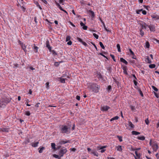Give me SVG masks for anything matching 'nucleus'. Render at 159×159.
I'll return each instance as SVG.
<instances>
[{"label":"nucleus","instance_id":"nucleus-1","mask_svg":"<svg viewBox=\"0 0 159 159\" xmlns=\"http://www.w3.org/2000/svg\"><path fill=\"white\" fill-rule=\"evenodd\" d=\"M11 100V98L6 97L0 99V107L4 108L10 102Z\"/></svg>","mask_w":159,"mask_h":159},{"label":"nucleus","instance_id":"nucleus-2","mask_svg":"<svg viewBox=\"0 0 159 159\" xmlns=\"http://www.w3.org/2000/svg\"><path fill=\"white\" fill-rule=\"evenodd\" d=\"M89 87L92 90V91L95 93H98L100 88V85H98L95 83H90Z\"/></svg>","mask_w":159,"mask_h":159},{"label":"nucleus","instance_id":"nucleus-3","mask_svg":"<svg viewBox=\"0 0 159 159\" xmlns=\"http://www.w3.org/2000/svg\"><path fill=\"white\" fill-rule=\"evenodd\" d=\"M59 130L62 134H69L70 133V128L65 125H61L59 126Z\"/></svg>","mask_w":159,"mask_h":159},{"label":"nucleus","instance_id":"nucleus-4","mask_svg":"<svg viewBox=\"0 0 159 159\" xmlns=\"http://www.w3.org/2000/svg\"><path fill=\"white\" fill-rule=\"evenodd\" d=\"M67 152V150L66 148H64V149L61 150L59 152V154L60 156V157H62L64 154H65Z\"/></svg>","mask_w":159,"mask_h":159},{"label":"nucleus","instance_id":"nucleus-5","mask_svg":"<svg viewBox=\"0 0 159 159\" xmlns=\"http://www.w3.org/2000/svg\"><path fill=\"white\" fill-rule=\"evenodd\" d=\"M110 108V107L107 106H103L101 107V110L102 111H107Z\"/></svg>","mask_w":159,"mask_h":159},{"label":"nucleus","instance_id":"nucleus-6","mask_svg":"<svg viewBox=\"0 0 159 159\" xmlns=\"http://www.w3.org/2000/svg\"><path fill=\"white\" fill-rule=\"evenodd\" d=\"M152 147L154 151L156 152L158 148V146L157 143L153 142V144Z\"/></svg>","mask_w":159,"mask_h":159},{"label":"nucleus","instance_id":"nucleus-7","mask_svg":"<svg viewBox=\"0 0 159 159\" xmlns=\"http://www.w3.org/2000/svg\"><path fill=\"white\" fill-rule=\"evenodd\" d=\"M95 75L99 80H103V77L100 72H98L95 73Z\"/></svg>","mask_w":159,"mask_h":159},{"label":"nucleus","instance_id":"nucleus-8","mask_svg":"<svg viewBox=\"0 0 159 159\" xmlns=\"http://www.w3.org/2000/svg\"><path fill=\"white\" fill-rule=\"evenodd\" d=\"M67 143H70V140H64L61 139L59 142V144H60V145L63 144Z\"/></svg>","mask_w":159,"mask_h":159},{"label":"nucleus","instance_id":"nucleus-9","mask_svg":"<svg viewBox=\"0 0 159 159\" xmlns=\"http://www.w3.org/2000/svg\"><path fill=\"white\" fill-rule=\"evenodd\" d=\"M140 25L141 26L143 29H146L147 27H148V25H147L145 23L141 22V23H140Z\"/></svg>","mask_w":159,"mask_h":159},{"label":"nucleus","instance_id":"nucleus-10","mask_svg":"<svg viewBox=\"0 0 159 159\" xmlns=\"http://www.w3.org/2000/svg\"><path fill=\"white\" fill-rule=\"evenodd\" d=\"M148 27L149 28L151 31H155V26L154 25H150L148 26Z\"/></svg>","mask_w":159,"mask_h":159},{"label":"nucleus","instance_id":"nucleus-11","mask_svg":"<svg viewBox=\"0 0 159 159\" xmlns=\"http://www.w3.org/2000/svg\"><path fill=\"white\" fill-rule=\"evenodd\" d=\"M90 153L93 154L94 155V156H95L96 157H98V154L96 150H92L91 151Z\"/></svg>","mask_w":159,"mask_h":159},{"label":"nucleus","instance_id":"nucleus-12","mask_svg":"<svg viewBox=\"0 0 159 159\" xmlns=\"http://www.w3.org/2000/svg\"><path fill=\"white\" fill-rule=\"evenodd\" d=\"M0 131L3 132H8V129L7 128H0Z\"/></svg>","mask_w":159,"mask_h":159},{"label":"nucleus","instance_id":"nucleus-13","mask_svg":"<svg viewBox=\"0 0 159 159\" xmlns=\"http://www.w3.org/2000/svg\"><path fill=\"white\" fill-rule=\"evenodd\" d=\"M130 52V55L131 56V57L132 58L134 59H136V56L134 55V52L132 50H129Z\"/></svg>","mask_w":159,"mask_h":159},{"label":"nucleus","instance_id":"nucleus-14","mask_svg":"<svg viewBox=\"0 0 159 159\" xmlns=\"http://www.w3.org/2000/svg\"><path fill=\"white\" fill-rule=\"evenodd\" d=\"M19 42L20 44V45L21 47H22L23 50H25V49L26 48V47L25 45L20 41H19Z\"/></svg>","mask_w":159,"mask_h":159},{"label":"nucleus","instance_id":"nucleus-15","mask_svg":"<svg viewBox=\"0 0 159 159\" xmlns=\"http://www.w3.org/2000/svg\"><path fill=\"white\" fill-rule=\"evenodd\" d=\"M46 46L49 50H51L52 48L49 45V43L48 41H47L46 42Z\"/></svg>","mask_w":159,"mask_h":159},{"label":"nucleus","instance_id":"nucleus-16","mask_svg":"<svg viewBox=\"0 0 159 159\" xmlns=\"http://www.w3.org/2000/svg\"><path fill=\"white\" fill-rule=\"evenodd\" d=\"M116 148L117 151L121 152L122 150V148L121 146L119 145L117 146H116Z\"/></svg>","mask_w":159,"mask_h":159},{"label":"nucleus","instance_id":"nucleus-17","mask_svg":"<svg viewBox=\"0 0 159 159\" xmlns=\"http://www.w3.org/2000/svg\"><path fill=\"white\" fill-rule=\"evenodd\" d=\"M123 72L125 75H127L128 73L127 71V68L126 66H124L123 67Z\"/></svg>","mask_w":159,"mask_h":159},{"label":"nucleus","instance_id":"nucleus-18","mask_svg":"<svg viewBox=\"0 0 159 159\" xmlns=\"http://www.w3.org/2000/svg\"><path fill=\"white\" fill-rule=\"evenodd\" d=\"M135 153L136 155V157L138 159H139L141 157V154L140 153H138L137 151H135Z\"/></svg>","mask_w":159,"mask_h":159},{"label":"nucleus","instance_id":"nucleus-19","mask_svg":"<svg viewBox=\"0 0 159 159\" xmlns=\"http://www.w3.org/2000/svg\"><path fill=\"white\" fill-rule=\"evenodd\" d=\"M120 61L121 62L125 63V65H127L128 64V62L123 58H120Z\"/></svg>","mask_w":159,"mask_h":159},{"label":"nucleus","instance_id":"nucleus-20","mask_svg":"<svg viewBox=\"0 0 159 159\" xmlns=\"http://www.w3.org/2000/svg\"><path fill=\"white\" fill-rule=\"evenodd\" d=\"M39 144V142H38L34 143H31V145L34 147H36L38 146Z\"/></svg>","mask_w":159,"mask_h":159},{"label":"nucleus","instance_id":"nucleus-21","mask_svg":"<svg viewBox=\"0 0 159 159\" xmlns=\"http://www.w3.org/2000/svg\"><path fill=\"white\" fill-rule=\"evenodd\" d=\"M144 47L145 48L147 49H148L149 48L150 44L148 42H146Z\"/></svg>","mask_w":159,"mask_h":159},{"label":"nucleus","instance_id":"nucleus-22","mask_svg":"<svg viewBox=\"0 0 159 159\" xmlns=\"http://www.w3.org/2000/svg\"><path fill=\"white\" fill-rule=\"evenodd\" d=\"M50 52L52 53V55L54 56H57V53L54 50H49Z\"/></svg>","mask_w":159,"mask_h":159},{"label":"nucleus","instance_id":"nucleus-23","mask_svg":"<svg viewBox=\"0 0 159 159\" xmlns=\"http://www.w3.org/2000/svg\"><path fill=\"white\" fill-rule=\"evenodd\" d=\"M145 61L149 63H150L151 62V60L150 59L149 57L148 56L147 57Z\"/></svg>","mask_w":159,"mask_h":159},{"label":"nucleus","instance_id":"nucleus-24","mask_svg":"<svg viewBox=\"0 0 159 159\" xmlns=\"http://www.w3.org/2000/svg\"><path fill=\"white\" fill-rule=\"evenodd\" d=\"M102 22V23L104 27L105 30L107 32H110L111 31L110 30H109V29H107L105 25V24L104 22H103L102 20H101Z\"/></svg>","mask_w":159,"mask_h":159},{"label":"nucleus","instance_id":"nucleus-25","mask_svg":"<svg viewBox=\"0 0 159 159\" xmlns=\"http://www.w3.org/2000/svg\"><path fill=\"white\" fill-rule=\"evenodd\" d=\"M60 79V82L62 83H65V79L62 78V77H59L58 78Z\"/></svg>","mask_w":159,"mask_h":159},{"label":"nucleus","instance_id":"nucleus-26","mask_svg":"<svg viewBox=\"0 0 159 159\" xmlns=\"http://www.w3.org/2000/svg\"><path fill=\"white\" fill-rule=\"evenodd\" d=\"M137 139L139 140H144L145 139V137L144 136H138L137 137Z\"/></svg>","mask_w":159,"mask_h":159},{"label":"nucleus","instance_id":"nucleus-27","mask_svg":"<svg viewBox=\"0 0 159 159\" xmlns=\"http://www.w3.org/2000/svg\"><path fill=\"white\" fill-rule=\"evenodd\" d=\"M132 134L133 135H137L140 134V133L135 131H133L132 132Z\"/></svg>","mask_w":159,"mask_h":159},{"label":"nucleus","instance_id":"nucleus-28","mask_svg":"<svg viewBox=\"0 0 159 159\" xmlns=\"http://www.w3.org/2000/svg\"><path fill=\"white\" fill-rule=\"evenodd\" d=\"M119 117L118 116H116L115 117H114L112 118L110 120V121H112L114 120H118L119 119Z\"/></svg>","mask_w":159,"mask_h":159},{"label":"nucleus","instance_id":"nucleus-29","mask_svg":"<svg viewBox=\"0 0 159 159\" xmlns=\"http://www.w3.org/2000/svg\"><path fill=\"white\" fill-rule=\"evenodd\" d=\"M55 144L54 143H51V146L52 148L54 150H56V148L55 147Z\"/></svg>","mask_w":159,"mask_h":159},{"label":"nucleus","instance_id":"nucleus-30","mask_svg":"<svg viewBox=\"0 0 159 159\" xmlns=\"http://www.w3.org/2000/svg\"><path fill=\"white\" fill-rule=\"evenodd\" d=\"M130 107L132 111H136V110L135 106L131 105Z\"/></svg>","mask_w":159,"mask_h":159},{"label":"nucleus","instance_id":"nucleus-31","mask_svg":"<svg viewBox=\"0 0 159 159\" xmlns=\"http://www.w3.org/2000/svg\"><path fill=\"white\" fill-rule=\"evenodd\" d=\"M45 149V148L44 147H42L41 148H39V153H42L43 152V150Z\"/></svg>","mask_w":159,"mask_h":159},{"label":"nucleus","instance_id":"nucleus-32","mask_svg":"<svg viewBox=\"0 0 159 159\" xmlns=\"http://www.w3.org/2000/svg\"><path fill=\"white\" fill-rule=\"evenodd\" d=\"M129 126H130L131 128H134V125L131 121L129 122Z\"/></svg>","mask_w":159,"mask_h":159},{"label":"nucleus","instance_id":"nucleus-33","mask_svg":"<svg viewBox=\"0 0 159 159\" xmlns=\"http://www.w3.org/2000/svg\"><path fill=\"white\" fill-rule=\"evenodd\" d=\"M149 66L150 68H154L156 66L154 64H151L149 65Z\"/></svg>","mask_w":159,"mask_h":159},{"label":"nucleus","instance_id":"nucleus-34","mask_svg":"<svg viewBox=\"0 0 159 159\" xmlns=\"http://www.w3.org/2000/svg\"><path fill=\"white\" fill-rule=\"evenodd\" d=\"M99 43L100 47L102 48L103 49H104L105 48V47L103 45L102 43L101 42H100Z\"/></svg>","mask_w":159,"mask_h":159},{"label":"nucleus","instance_id":"nucleus-35","mask_svg":"<svg viewBox=\"0 0 159 159\" xmlns=\"http://www.w3.org/2000/svg\"><path fill=\"white\" fill-rule=\"evenodd\" d=\"M53 157L57 158H58V159H61L60 157H59V156L58 155L54 154L53 155Z\"/></svg>","mask_w":159,"mask_h":159},{"label":"nucleus","instance_id":"nucleus-36","mask_svg":"<svg viewBox=\"0 0 159 159\" xmlns=\"http://www.w3.org/2000/svg\"><path fill=\"white\" fill-rule=\"evenodd\" d=\"M117 137L118 138L120 142H122L123 141L122 136L118 135L117 136Z\"/></svg>","mask_w":159,"mask_h":159},{"label":"nucleus","instance_id":"nucleus-37","mask_svg":"<svg viewBox=\"0 0 159 159\" xmlns=\"http://www.w3.org/2000/svg\"><path fill=\"white\" fill-rule=\"evenodd\" d=\"M61 63L60 62H54V65L56 66L57 67L59 66L60 63Z\"/></svg>","mask_w":159,"mask_h":159},{"label":"nucleus","instance_id":"nucleus-38","mask_svg":"<svg viewBox=\"0 0 159 159\" xmlns=\"http://www.w3.org/2000/svg\"><path fill=\"white\" fill-rule=\"evenodd\" d=\"M25 115L27 116H29L30 115V113L29 111H26L25 112Z\"/></svg>","mask_w":159,"mask_h":159},{"label":"nucleus","instance_id":"nucleus-39","mask_svg":"<svg viewBox=\"0 0 159 159\" xmlns=\"http://www.w3.org/2000/svg\"><path fill=\"white\" fill-rule=\"evenodd\" d=\"M152 88L155 91L157 92L158 91V89L154 86H152Z\"/></svg>","mask_w":159,"mask_h":159},{"label":"nucleus","instance_id":"nucleus-40","mask_svg":"<svg viewBox=\"0 0 159 159\" xmlns=\"http://www.w3.org/2000/svg\"><path fill=\"white\" fill-rule=\"evenodd\" d=\"M140 34L141 35V36H143L144 34L143 31L142 30H140Z\"/></svg>","mask_w":159,"mask_h":159},{"label":"nucleus","instance_id":"nucleus-41","mask_svg":"<svg viewBox=\"0 0 159 159\" xmlns=\"http://www.w3.org/2000/svg\"><path fill=\"white\" fill-rule=\"evenodd\" d=\"M93 35L97 39H98L99 36L98 35L95 33H93Z\"/></svg>","mask_w":159,"mask_h":159},{"label":"nucleus","instance_id":"nucleus-42","mask_svg":"<svg viewBox=\"0 0 159 159\" xmlns=\"http://www.w3.org/2000/svg\"><path fill=\"white\" fill-rule=\"evenodd\" d=\"M30 142V139H27L25 141L24 143L25 144H27L29 143Z\"/></svg>","mask_w":159,"mask_h":159},{"label":"nucleus","instance_id":"nucleus-43","mask_svg":"<svg viewBox=\"0 0 159 159\" xmlns=\"http://www.w3.org/2000/svg\"><path fill=\"white\" fill-rule=\"evenodd\" d=\"M77 40L80 42V43H82V42H83V40H82V39H81L80 38H77Z\"/></svg>","mask_w":159,"mask_h":159},{"label":"nucleus","instance_id":"nucleus-44","mask_svg":"<svg viewBox=\"0 0 159 159\" xmlns=\"http://www.w3.org/2000/svg\"><path fill=\"white\" fill-rule=\"evenodd\" d=\"M45 85L46 86V88L48 89L49 88V83L48 82H47L46 83Z\"/></svg>","mask_w":159,"mask_h":159},{"label":"nucleus","instance_id":"nucleus-45","mask_svg":"<svg viewBox=\"0 0 159 159\" xmlns=\"http://www.w3.org/2000/svg\"><path fill=\"white\" fill-rule=\"evenodd\" d=\"M110 56H111V58H112V59H113V60L114 61H116V59H115V57L114 56V55H112V54H111L110 55Z\"/></svg>","mask_w":159,"mask_h":159},{"label":"nucleus","instance_id":"nucleus-46","mask_svg":"<svg viewBox=\"0 0 159 159\" xmlns=\"http://www.w3.org/2000/svg\"><path fill=\"white\" fill-rule=\"evenodd\" d=\"M18 67V64H17V63H16V64H14V66H13V67L14 68H16Z\"/></svg>","mask_w":159,"mask_h":159},{"label":"nucleus","instance_id":"nucleus-47","mask_svg":"<svg viewBox=\"0 0 159 159\" xmlns=\"http://www.w3.org/2000/svg\"><path fill=\"white\" fill-rule=\"evenodd\" d=\"M107 147V146H102L100 147L99 149H104V148H106Z\"/></svg>","mask_w":159,"mask_h":159},{"label":"nucleus","instance_id":"nucleus-48","mask_svg":"<svg viewBox=\"0 0 159 159\" xmlns=\"http://www.w3.org/2000/svg\"><path fill=\"white\" fill-rule=\"evenodd\" d=\"M152 17L153 18H156L157 19H159V16H152Z\"/></svg>","mask_w":159,"mask_h":159},{"label":"nucleus","instance_id":"nucleus-49","mask_svg":"<svg viewBox=\"0 0 159 159\" xmlns=\"http://www.w3.org/2000/svg\"><path fill=\"white\" fill-rule=\"evenodd\" d=\"M145 122L147 125H148L149 123V121L148 119V118L147 119L145 120Z\"/></svg>","mask_w":159,"mask_h":159},{"label":"nucleus","instance_id":"nucleus-50","mask_svg":"<svg viewBox=\"0 0 159 159\" xmlns=\"http://www.w3.org/2000/svg\"><path fill=\"white\" fill-rule=\"evenodd\" d=\"M136 80H134L133 82L134 83V85L136 86L138 84V82L136 81Z\"/></svg>","mask_w":159,"mask_h":159},{"label":"nucleus","instance_id":"nucleus-51","mask_svg":"<svg viewBox=\"0 0 159 159\" xmlns=\"http://www.w3.org/2000/svg\"><path fill=\"white\" fill-rule=\"evenodd\" d=\"M70 150L73 152H75L76 150V149L75 148H70Z\"/></svg>","mask_w":159,"mask_h":159},{"label":"nucleus","instance_id":"nucleus-52","mask_svg":"<svg viewBox=\"0 0 159 159\" xmlns=\"http://www.w3.org/2000/svg\"><path fill=\"white\" fill-rule=\"evenodd\" d=\"M70 39V36H67L66 38V41H69Z\"/></svg>","mask_w":159,"mask_h":159},{"label":"nucleus","instance_id":"nucleus-53","mask_svg":"<svg viewBox=\"0 0 159 159\" xmlns=\"http://www.w3.org/2000/svg\"><path fill=\"white\" fill-rule=\"evenodd\" d=\"M107 89L109 90H111V86L110 85L108 86Z\"/></svg>","mask_w":159,"mask_h":159},{"label":"nucleus","instance_id":"nucleus-54","mask_svg":"<svg viewBox=\"0 0 159 159\" xmlns=\"http://www.w3.org/2000/svg\"><path fill=\"white\" fill-rule=\"evenodd\" d=\"M139 92L140 94L141 95V96H142V97H143V94L142 91H141V90L140 89L139 90Z\"/></svg>","mask_w":159,"mask_h":159},{"label":"nucleus","instance_id":"nucleus-55","mask_svg":"<svg viewBox=\"0 0 159 159\" xmlns=\"http://www.w3.org/2000/svg\"><path fill=\"white\" fill-rule=\"evenodd\" d=\"M82 28L84 30H86L87 29V26L86 25H84L82 27Z\"/></svg>","mask_w":159,"mask_h":159},{"label":"nucleus","instance_id":"nucleus-56","mask_svg":"<svg viewBox=\"0 0 159 159\" xmlns=\"http://www.w3.org/2000/svg\"><path fill=\"white\" fill-rule=\"evenodd\" d=\"M116 47L117 48V50H120V45L119 44H117L116 45Z\"/></svg>","mask_w":159,"mask_h":159},{"label":"nucleus","instance_id":"nucleus-57","mask_svg":"<svg viewBox=\"0 0 159 159\" xmlns=\"http://www.w3.org/2000/svg\"><path fill=\"white\" fill-rule=\"evenodd\" d=\"M142 13L143 15H145L147 14V12L145 10L143 11Z\"/></svg>","mask_w":159,"mask_h":159},{"label":"nucleus","instance_id":"nucleus-58","mask_svg":"<svg viewBox=\"0 0 159 159\" xmlns=\"http://www.w3.org/2000/svg\"><path fill=\"white\" fill-rule=\"evenodd\" d=\"M76 99L77 100L80 101V97L79 96L77 95L76 96Z\"/></svg>","mask_w":159,"mask_h":159},{"label":"nucleus","instance_id":"nucleus-59","mask_svg":"<svg viewBox=\"0 0 159 159\" xmlns=\"http://www.w3.org/2000/svg\"><path fill=\"white\" fill-rule=\"evenodd\" d=\"M41 1L44 3L46 4L47 3V1L46 0H41Z\"/></svg>","mask_w":159,"mask_h":159},{"label":"nucleus","instance_id":"nucleus-60","mask_svg":"<svg viewBox=\"0 0 159 159\" xmlns=\"http://www.w3.org/2000/svg\"><path fill=\"white\" fill-rule=\"evenodd\" d=\"M153 143H152V140H150V142H149V144L150 145L152 146V145H153Z\"/></svg>","mask_w":159,"mask_h":159},{"label":"nucleus","instance_id":"nucleus-61","mask_svg":"<svg viewBox=\"0 0 159 159\" xmlns=\"http://www.w3.org/2000/svg\"><path fill=\"white\" fill-rule=\"evenodd\" d=\"M67 44L69 45H71L72 44V42L71 41H69L67 42Z\"/></svg>","mask_w":159,"mask_h":159},{"label":"nucleus","instance_id":"nucleus-62","mask_svg":"<svg viewBox=\"0 0 159 159\" xmlns=\"http://www.w3.org/2000/svg\"><path fill=\"white\" fill-rule=\"evenodd\" d=\"M101 150L100 151V152L101 153H103V152H104L106 151V150L105 149H101Z\"/></svg>","mask_w":159,"mask_h":159},{"label":"nucleus","instance_id":"nucleus-63","mask_svg":"<svg viewBox=\"0 0 159 159\" xmlns=\"http://www.w3.org/2000/svg\"><path fill=\"white\" fill-rule=\"evenodd\" d=\"M82 43L85 46H86L87 45V44L84 41H83Z\"/></svg>","mask_w":159,"mask_h":159},{"label":"nucleus","instance_id":"nucleus-64","mask_svg":"<svg viewBox=\"0 0 159 159\" xmlns=\"http://www.w3.org/2000/svg\"><path fill=\"white\" fill-rule=\"evenodd\" d=\"M80 25L81 26H83L84 25H85L82 22H81L80 23Z\"/></svg>","mask_w":159,"mask_h":159}]
</instances>
